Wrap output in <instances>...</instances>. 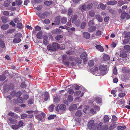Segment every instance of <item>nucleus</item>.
Returning <instances> with one entry per match:
<instances>
[{"label": "nucleus", "mask_w": 130, "mask_h": 130, "mask_svg": "<svg viewBox=\"0 0 130 130\" xmlns=\"http://www.w3.org/2000/svg\"><path fill=\"white\" fill-rule=\"evenodd\" d=\"M100 71V74L102 75H105L107 73V66L105 65H101L99 67Z\"/></svg>", "instance_id": "nucleus-1"}, {"label": "nucleus", "mask_w": 130, "mask_h": 130, "mask_svg": "<svg viewBox=\"0 0 130 130\" xmlns=\"http://www.w3.org/2000/svg\"><path fill=\"white\" fill-rule=\"evenodd\" d=\"M59 47L60 46L57 43H53L52 46L50 45H48L47 46V48L50 50L55 51L57 49L59 48Z\"/></svg>", "instance_id": "nucleus-2"}, {"label": "nucleus", "mask_w": 130, "mask_h": 130, "mask_svg": "<svg viewBox=\"0 0 130 130\" xmlns=\"http://www.w3.org/2000/svg\"><path fill=\"white\" fill-rule=\"evenodd\" d=\"M45 113L43 112H40L36 116V118L39 120H41L45 116Z\"/></svg>", "instance_id": "nucleus-3"}, {"label": "nucleus", "mask_w": 130, "mask_h": 130, "mask_svg": "<svg viewBox=\"0 0 130 130\" xmlns=\"http://www.w3.org/2000/svg\"><path fill=\"white\" fill-rule=\"evenodd\" d=\"M130 17L128 13H126L125 11H123L121 15V18L122 19H124L125 18L127 19Z\"/></svg>", "instance_id": "nucleus-4"}, {"label": "nucleus", "mask_w": 130, "mask_h": 130, "mask_svg": "<svg viewBox=\"0 0 130 130\" xmlns=\"http://www.w3.org/2000/svg\"><path fill=\"white\" fill-rule=\"evenodd\" d=\"M94 122V121L93 120H91L88 123V126L89 129H92L94 128V126H95V125H93Z\"/></svg>", "instance_id": "nucleus-5"}, {"label": "nucleus", "mask_w": 130, "mask_h": 130, "mask_svg": "<svg viewBox=\"0 0 130 130\" xmlns=\"http://www.w3.org/2000/svg\"><path fill=\"white\" fill-rule=\"evenodd\" d=\"M60 22V18L59 17H57L56 18L54 22V23L52 24V25L54 24L55 25H59Z\"/></svg>", "instance_id": "nucleus-6"}, {"label": "nucleus", "mask_w": 130, "mask_h": 130, "mask_svg": "<svg viewBox=\"0 0 130 130\" xmlns=\"http://www.w3.org/2000/svg\"><path fill=\"white\" fill-rule=\"evenodd\" d=\"M17 121L15 119L12 118H8V123H11L13 124L17 123Z\"/></svg>", "instance_id": "nucleus-7"}, {"label": "nucleus", "mask_w": 130, "mask_h": 130, "mask_svg": "<svg viewBox=\"0 0 130 130\" xmlns=\"http://www.w3.org/2000/svg\"><path fill=\"white\" fill-rule=\"evenodd\" d=\"M7 115L11 116L12 117L16 119H17L18 118V115L16 114L14 112L12 111H10L8 112V113Z\"/></svg>", "instance_id": "nucleus-8"}, {"label": "nucleus", "mask_w": 130, "mask_h": 130, "mask_svg": "<svg viewBox=\"0 0 130 130\" xmlns=\"http://www.w3.org/2000/svg\"><path fill=\"white\" fill-rule=\"evenodd\" d=\"M94 67V71L93 72V74L96 76H99L100 72L98 71V68L97 67Z\"/></svg>", "instance_id": "nucleus-9"}, {"label": "nucleus", "mask_w": 130, "mask_h": 130, "mask_svg": "<svg viewBox=\"0 0 130 130\" xmlns=\"http://www.w3.org/2000/svg\"><path fill=\"white\" fill-rule=\"evenodd\" d=\"M83 37L87 39H89L90 37V34L87 32H85L83 33Z\"/></svg>", "instance_id": "nucleus-10"}, {"label": "nucleus", "mask_w": 130, "mask_h": 130, "mask_svg": "<svg viewBox=\"0 0 130 130\" xmlns=\"http://www.w3.org/2000/svg\"><path fill=\"white\" fill-rule=\"evenodd\" d=\"M96 48L99 51L103 52L104 51V49L103 47L100 45H96L95 46Z\"/></svg>", "instance_id": "nucleus-11"}, {"label": "nucleus", "mask_w": 130, "mask_h": 130, "mask_svg": "<svg viewBox=\"0 0 130 130\" xmlns=\"http://www.w3.org/2000/svg\"><path fill=\"white\" fill-rule=\"evenodd\" d=\"M96 29V27L95 26H93L89 28L88 29V31L89 32H92L95 31Z\"/></svg>", "instance_id": "nucleus-12"}, {"label": "nucleus", "mask_w": 130, "mask_h": 130, "mask_svg": "<svg viewBox=\"0 0 130 130\" xmlns=\"http://www.w3.org/2000/svg\"><path fill=\"white\" fill-rule=\"evenodd\" d=\"M9 86L8 85H5L4 86L3 90L4 93L7 92L9 90Z\"/></svg>", "instance_id": "nucleus-13"}, {"label": "nucleus", "mask_w": 130, "mask_h": 130, "mask_svg": "<svg viewBox=\"0 0 130 130\" xmlns=\"http://www.w3.org/2000/svg\"><path fill=\"white\" fill-rule=\"evenodd\" d=\"M49 97V93L47 92H45L44 95V100L45 101L47 100Z\"/></svg>", "instance_id": "nucleus-14"}, {"label": "nucleus", "mask_w": 130, "mask_h": 130, "mask_svg": "<svg viewBox=\"0 0 130 130\" xmlns=\"http://www.w3.org/2000/svg\"><path fill=\"white\" fill-rule=\"evenodd\" d=\"M103 58L104 60L106 61L109 60L110 59V57L109 55L105 54L103 55Z\"/></svg>", "instance_id": "nucleus-15"}, {"label": "nucleus", "mask_w": 130, "mask_h": 130, "mask_svg": "<svg viewBox=\"0 0 130 130\" xmlns=\"http://www.w3.org/2000/svg\"><path fill=\"white\" fill-rule=\"evenodd\" d=\"M87 57V54L85 52H84L81 54L80 55V58L82 59H84V60L86 61V58Z\"/></svg>", "instance_id": "nucleus-16"}, {"label": "nucleus", "mask_w": 130, "mask_h": 130, "mask_svg": "<svg viewBox=\"0 0 130 130\" xmlns=\"http://www.w3.org/2000/svg\"><path fill=\"white\" fill-rule=\"evenodd\" d=\"M77 108V105L75 104H73L71 106L70 109L71 110H73L76 109Z\"/></svg>", "instance_id": "nucleus-17"}, {"label": "nucleus", "mask_w": 130, "mask_h": 130, "mask_svg": "<svg viewBox=\"0 0 130 130\" xmlns=\"http://www.w3.org/2000/svg\"><path fill=\"white\" fill-rule=\"evenodd\" d=\"M96 19L99 22H102L103 21V19L101 16L98 15H95Z\"/></svg>", "instance_id": "nucleus-18"}, {"label": "nucleus", "mask_w": 130, "mask_h": 130, "mask_svg": "<svg viewBox=\"0 0 130 130\" xmlns=\"http://www.w3.org/2000/svg\"><path fill=\"white\" fill-rule=\"evenodd\" d=\"M42 32L41 31H40L37 34V38L39 39H42Z\"/></svg>", "instance_id": "nucleus-19"}, {"label": "nucleus", "mask_w": 130, "mask_h": 130, "mask_svg": "<svg viewBox=\"0 0 130 130\" xmlns=\"http://www.w3.org/2000/svg\"><path fill=\"white\" fill-rule=\"evenodd\" d=\"M10 3V2L9 0H7L4 2V5L6 7L8 6Z\"/></svg>", "instance_id": "nucleus-20"}, {"label": "nucleus", "mask_w": 130, "mask_h": 130, "mask_svg": "<svg viewBox=\"0 0 130 130\" xmlns=\"http://www.w3.org/2000/svg\"><path fill=\"white\" fill-rule=\"evenodd\" d=\"M123 34L125 35L124 37L125 38L130 37V33L129 32L125 31L123 33Z\"/></svg>", "instance_id": "nucleus-21"}, {"label": "nucleus", "mask_w": 130, "mask_h": 130, "mask_svg": "<svg viewBox=\"0 0 130 130\" xmlns=\"http://www.w3.org/2000/svg\"><path fill=\"white\" fill-rule=\"evenodd\" d=\"M117 3V2L115 1L108 2H107V4L110 5H115Z\"/></svg>", "instance_id": "nucleus-22"}, {"label": "nucleus", "mask_w": 130, "mask_h": 130, "mask_svg": "<svg viewBox=\"0 0 130 130\" xmlns=\"http://www.w3.org/2000/svg\"><path fill=\"white\" fill-rule=\"evenodd\" d=\"M21 41V39L19 38H14L13 39V42L15 43H19Z\"/></svg>", "instance_id": "nucleus-23"}, {"label": "nucleus", "mask_w": 130, "mask_h": 130, "mask_svg": "<svg viewBox=\"0 0 130 130\" xmlns=\"http://www.w3.org/2000/svg\"><path fill=\"white\" fill-rule=\"evenodd\" d=\"M66 108V106L64 105L61 104L59 106V109L61 110H64Z\"/></svg>", "instance_id": "nucleus-24"}, {"label": "nucleus", "mask_w": 130, "mask_h": 130, "mask_svg": "<svg viewBox=\"0 0 130 130\" xmlns=\"http://www.w3.org/2000/svg\"><path fill=\"white\" fill-rule=\"evenodd\" d=\"M89 15L91 17H93L95 15V13L94 11L91 10L89 12Z\"/></svg>", "instance_id": "nucleus-25"}, {"label": "nucleus", "mask_w": 130, "mask_h": 130, "mask_svg": "<svg viewBox=\"0 0 130 130\" xmlns=\"http://www.w3.org/2000/svg\"><path fill=\"white\" fill-rule=\"evenodd\" d=\"M82 114V112L81 110H77L75 113V115L77 116L80 117Z\"/></svg>", "instance_id": "nucleus-26"}, {"label": "nucleus", "mask_w": 130, "mask_h": 130, "mask_svg": "<svg viewBox=\"0 0 130 130\" xmlns=\"http://www.w3.org/2000/svg\"><path fill=\"white\" fill-rule=\"evenodd\" d=\"M120 56L122 57H127V54L126 53L123 52L120 54Z\"/></svg>", "instance_id": "nucleus-27"}, {"label": "nucleus", "mask_w": 130, "mask_h": 130, "mask_svg": "<svg viewBox=\"0 0 130 130\" xmlns=\"http://www.w3.org/2000/svg\"><path fill=\"white\" fill-rule=\"evenodd\" d=\"M9 27V25L7 24L3 25H2V28L4 30H6Z\"/></svg>", "instance_id": "nucleus-28"}, {"label": "nucleus", "mask_w": 130, "mask_h": 130, "mask_svg": "<svg viewBox=\"0 0 130 130\" xmlns=\"http://www.w3.org/2000/svg\"><path fill=\"white\" fill-rule=\"evenodd\" d=\"M0 46L2 48H4L5 47V44L4 42L0 40Z\"/></svg>", "instance_id": "nucleus-29"}, {"label": "nucleus", "mask_w": 130, "mask_h": 130, "mask_svg": "<svg viewBox=\"0 0 130 130\" xmlns=\"http://www.w3.org/2000/svg\"><path fill=\"white\" fill-rule=\"evenodd\" d=\"M73 98L72 95H69L68 97V100L69 102H70L73 101Z\"/></svg>", "instance_id": "nucleus-30"}, {"label": "nucleus", "mask_w": 130, "mask_h": 130, "mask_svg": "<svg viewBox=\"0 0 130 130\" xmlns=\"http://www.w3.org/2000/svg\"><path fill=\"white\" fill-rule=\"evenodd\" d=\"M109 120V118L107 116H105L104 118V122L105 123H106L108 122Z\"/></svg>", "instance_id": "nucleus-31"}, {"label": "nucleus", "mask_w": 130, "mask_h": 130, "mask_svg": "<svg viewBox=\"0 0 130 130\" xmlns=\"http://www.w3.org/2000/svg\"><path fill=\"white\" fill-rule=\"evenodd\" d=\"M77 18V16L76 14H75L72 17V22L73 23L76 20Z\"/></svg>", "instance_id": "nucleus-32"}, {"label": "nucleus", "mask_w": 130, "mask_h": 130, "mask_svg": "<svg viewBox=\"0 0 130 130\" xmlns=\"http://www.w3.org/2000/svg\"><path fill=\"white\" fill-rule=\"evenodd\" d=\"M103 126V123L101 122L98 125L97 129L99 130H101Z\"/></svg>", "instance_id": "nucleus-33"}, {"label": "nucleus", "mask_w": 130, "mask_h": 130, "mask_svg": "<svg viewBox=\"0 0 130 130\" xmlns=\"http://www.w3.org/2000/svg\"><path fill=\"white\" fill-rule=\"evenodd\" d=\"M48 38L46 37L44 38L43 41V43L45 45L47 44L48 43V42L47 41Z\"/></svg>", "instance_id": "nucleus-34"}, {"label": "nucleus", "mask_w": 130, "mask_h": 130, "mask_svg": "<svg viewBox=\"0 0 130 130\" xmlns=\"http://www.w3.org/2000/svg\"><path fill=\"white\" fill-rule=\"evenodd\" d=\"M130 41V38H128L124 40L123 41L124 44H126L128 43Z\"/></svg>", "instance_id": "nucleus-35"}, {"label": "nucleus", "mask_w": 130, "mask_h": 130, "mask_svg": "<svg viewBox=\"0 0 130 130\" xmlns=\"http://www.w3.org/2000/svg\"><path fill=\"white\" fill-rule=\"evenodd\" d=\"M67 18L63 17L61 19V22L63 24H65L67 22Z\"/></svg>", "instance_id": "nucleus-36"}, {"label": "nucleus", "mask_w": 130, "mask_h": 130, "mask_svg": "<svg viewBox=\"0 0 130 130\" xmlns=\"http://www.w3.org/2000/svg\"><path fill=\"white\" fill-rule=\"evenodd\" d=\"M17 100L18 102L19 103H22L24 102L23 99L22 97L18 98Z\"/></svg>", "instance_id": "nucleus-37"}, {"label": "nucleus", "mask_w": 130, "mask_h": 130, "mask_svg": "<svg viewBox=\"0 0 130 130\" xmlns=\"http://www.w3.org/2000/svg\"><path fill=\"white\" fill-rule=\"evenodd\" d=\"M89 66L90 67H92L94 65L93 61V60H90L89 61L88 63Z\"/></svg>", "instance_id": "nucleus-38"}, {"label": "nucleus", "mask_w": 130, "mask_h": 130, "mask_svg": "<svg viewBox=\"0 0 130 130\" xmlns=\"http://www.w3.org/2000/svg\"><path fill=\"white\" fill-rule=\"evenodd\" d=\"M2 20V21L3 22V23H6L7 21V19L6 18V17L5 16H3L1 18Z\"/></svg>", "instance_id": "nucleus-39"}, {"label": "nucleus", "mask_w": 130, "mask_h": 130, "mask_svg": "<svg viewBox=\"0 0 130 130\" xmlns=\"http://www.w3.org/2000/svg\"><path fill=\"white\" fill-rule=\"evenodd\" d=\"M95 100L96 102L97 103H101L102 102L101 99L99 97L96 98Z\"/></svg>", "instance_id": "nucleus-40"}, {"label": "nucleus", "mask_w": 130, "mask_h": 130, "mask_svg": "<svg viewBox=\"0 0 130 130\" xmlns=\"http://www.w3.org/2000/svg\"><path fill=\"white\" fill-rule=\"evenodd\" d=\"M59 98L58 97H56L54 98V101L55 103H58L59 102Z\"/></svg>", "instance_id": "nucleus-41"}, {"label": "nucleus", "mask_w": 130, "mask_h": 130, "mask_svg": "<svg viewBox=\"0 0 130 130\" xmlns=\"http://www.w3.org/2000/svg\"><path fill=\"white\" fill-rule=\"evenodd\" d=\"M80 20H78L75 22V24L78 27L80 26Z\"/></svg>", "instance_id": "nucleus-42"}, {"label": "nucleus", "mask_w": 130, "mask_h": 130, "mask_svg": "<svg viewBox=\"0 0 130 130\" xmlns=\"http://www.w3.org/2000/svg\"><path fill=\"white\" fill-rule=\"evenodd\" d=\"M86 23L85 22H82L80 26L81 28L82 29H84L86 25Z\"/></svg>", "instance_id": "nucleus-43"}, {"label": "nucleus", "mask_w": 130, "mask_h": 130, "mask_svg": "<svg viewBox=\"0 0 130 130\" xmlns=\"http://www.w3.org/2000/svg\"><path fill=\"white\" fill-rule=\"evenodd\" d=\"M124 48L125 50L127 51L130 50V46L129 45H127L124 46Z\"/></svg>", "instance_id": "nucleus-44"}, {"label": "nucleus", "mask_w": 130, "mask_h": 130, "mask_svg": "<svg viewBox=\"0 0 130 130\" xmlns=\"http://www.w3.org/2000/svg\"><path fill=\"white\" fill-rule=\"evenodd\" d=\"M55 107L54 105H52L49 107V110L50 111H52L53 110Z\"/></svg>", "instance_id": "nucleus-45"}, {"label": "nucleus", "mask_w": 130, "mask_h": 130, "mask_svg": "<svg viewBox=\"0 0 130 130\" xmlns=\"http://www.w3.org/2000/svg\"><path fill=\"white\" fill-rule=\"evenodd\" d=\"M63 37V36L61 35H58L55 37V39L56 40H59L60 39L62 38Z\"/></svg>", "instance_id": "nucleus-46"}, {"label": "nucleus", "mask_w": 130, "mask_h": 130, "mask_svg": "<svg viewBox=\"0 0 130 130\" xmlns=\"http://www.w3.org/2000/svg\"><path fill=\"white\" fill-rule=\"evenodd\" d=\"M73 12V10L71 8H69L68 9V14L70 16L71 15Z\"/></svg>", "instance_id": "nucleus-47"}, {"label": "nucleus", "mask_w": 130, "mask_h": 130, "mask_svg": "<svg viewBox=\"0 0 130 130\" xmlns=\"http://www.w3.org/2000/svg\"><path fill=\"white\" fill-rule=\"evenodd\" d=\"M56 117L55 115H50L48 118V119L49 120H50L54 119Z\"/></svg>", "instance_id": "nucleus-48"}, {"label": "nucleus", "mask_w": 130, "mask_h": 130, "mask_svg": "<svg viewBox=\"0 0 130 130\" xmlns=\"http://www.w3.org/2000/svg\"><path fill=\"white\" fill-rule=\"evenodd\" d=\"M6 79L5 76L3 75L0 76V81H4Z\"/></svg>", "instance_id": "nucleus-49"}, {"label": "nucleus", "mask_w": 130, "mask_h": 130, "mask_svg": "<svg viewBox=\"0 0 130 130\" xmlns=\"http://www.w3.org/2000/svg\"><path fill=\"white\" fill-rule=\"evenodd\" d=\"M19 126L18 125L15 124L11 126V128L13 129H16L18 128Z\"/></svg>", "instance_id": "nucleus-50"}, {"label": "nucleus", "mask_w": 130, "mask_h": 130, "mask_svg": "<svg viewBox=\"0 0 130 130\" xmlns=\"http://www.w3.org/2000/svg\"><path fill=\"white\" fill-rule=\"evenodd\" d=\"M16 4L17 5H20L22 3V2L20 0H17L16 1Z\"/></svg>", "instance_id": "nucleus-51"}, {"label": "nucleus", "mask_w": 130, "mask_h": 130, "mask_svg": "<svg viewBox=\"0 0 130 130\" xmlns=\"http://www.w3.org/2000/svg\"><path fill=\"white\" fill-rule=\"evenodd\" d=\"M94 24V22L93 20L90 21L88 23V25L89 26H91Z\"/></svg>", "instance_id": "nucleus-52"}, {"label": "nucleus", "mask_w": 130, "mask_h": 130, "mask_svg": "<svg viewBox=\"0 0 130 130\" xmlns=\"http://www.w3.org/2000/svg\"><path fill=\"white\" fill-rule=\"evenodd\" d=\"M93 6V4L92 3L88 4L87 6V8L88 9H91Z\"/></svg>", "instance_id": "nucleus-53"}, {"label": "nucleus", "mask_w": 130, "mask_h": 130, "mask_svg": "<svg viewBox=\"0 0 130 130\" xmlns=\"http://www.w3.org/2000/svg\"><path fill=\"white\" fill-rule=\"evenodd\" d=\"M81 62V60L79 58H77L76 60V62L77 64H79Z\"/></svg>", "instance_id": "nucleus-54"}, {"label": "nucleus", "mask_w": 130, "mask_h": 130, "mask_svg": "<svg viewBox=\"0 0 130 130\" xmlns=\"http://www.w3.org/2000/svg\"><path fill=\"white\" fill-rule=\"evenodd\" d=\"M27 117V114L24 113L21 115V119H24Z\"/></svg>", "instance_id": "nucleus-55"}, {"label": "nucleus", "mask_w": 130, "mask_h": 130, "mask_svg": "<svg viewBox=\"0 0 130 130\" xmlns=\"http://www.w3.org/2000/svg\"><path fill=\"white\" fill-rule=\"evenodd\" d=\"M54 32L56 34H59L61 32V30L60 29H57L55 30L54 31Z\"/></svg>", "instance_id": "nucleus-56"}, {"label": "nucleus", "mask_w": 130, "mask_h": 130, "mask_svg": "<svg viewBox=\"0 0 130 130\" xmlns=\"http://www.w3.org/2000/svg\"><path fill=\"white\" fill-rule=\"evenodd\" d=\"M108 127L107 125H103L101 129V130H107Z\"/></svg>", "instance_id": "nucleus-57"}, {"label": "nucleus", "mask_w": 130, "mask_h": 130, "mask_svg": "<svg viewBox=\"0 0 130 130\" xmlns=\"http://www.w3.org/2000/svg\"><path fill=\"white\" fill-rule=\"evenodd\" d=\"M10 94L13 96H15L16 94V92L15 90H13L12 92H11Z\"/></svg>", "instance_id": "nucleus-58"}, {"label": "nucleus", "mask_w": 130, "mask_h": 130, "mask_svg": "<svg viewBox=\"0 0 130 130\" xmlns=\"http://www.w3.org/2000/svg\"><path fill=\"white\" fill-rule=\"evenodd\" d=\"M125 127L124 126H121L118 127V129L119 130H122L125 128Z\"/></svg>", "instance_id": "nucleus-59"}, {"label": "nucleus", "mask_w": 130, "mask_h": 130, "mask_svg": "<svg viewBox=\"0 0 130 130\" xmlns=\"http://www.w3.org/2000/svg\"><path fill=\"white\" fill-rule=\"evenodd\" d=\"M24 124L23 122L21 121L19 122L18 126L19 127H21Z\"/></svg>", "instance_id": "nucleus-60"}, {"label": "nucleus", "mask_w": 130, "mask_h": 130, "mask_svg": "<svg viewBox=\"0 0 130 130\" xmlns=\"http://www.w3.org/2000/svg\"><path fill=\"white\" fill-rule=\"evenodd\" d=\"M126 94L125 93H119L118 94V96L119 97L121 98L123 97Z\"/></svg>", "instance_id": "nucleus-61"}, {"label": "nucleus", "mask_w": 130, "mask_h": 130, "mask_svg": "<svg viewBox=\"0 0 130 130\" xmlns=\"http://www.w3.org/2000/svg\"><path fill=\"white\" fill-rule=\"evenodd\" d=\"M44 3L46 5L49 6L51 4L52 2L51 1H46Z\"/></svg>", "instance_id": "nucleus-62"}, {"label": "nucleus", "mask_w": 130, "mask_h": 130, "mask_svg": "<svg viewBox=\"0 0 130 130\" xmlns=\"http://www.w3.org/2000/svg\"><path fill=\"white\" fill-rule=\"evenodd\" d=\"M67 55H64L62 56V59L63 62L66 61L67 59Z\"/></svg>", "instance_id": "nucleus-63"}, {"label": "nucleus", "mask_w": 130, "mask_h": 130, "mask_svg": "<svg viewBox=\"0 0 130 130\" xmlns=\"http://www.w3.org/2000/svg\"><path fill=\"white\" fill-rule=\"evenodd\" d=\"M17 27L19 28H21L22 27V25L21 23H19L17 24Z\"/></svg>", "instance_id": "nucleus-64"}]
</instances>
